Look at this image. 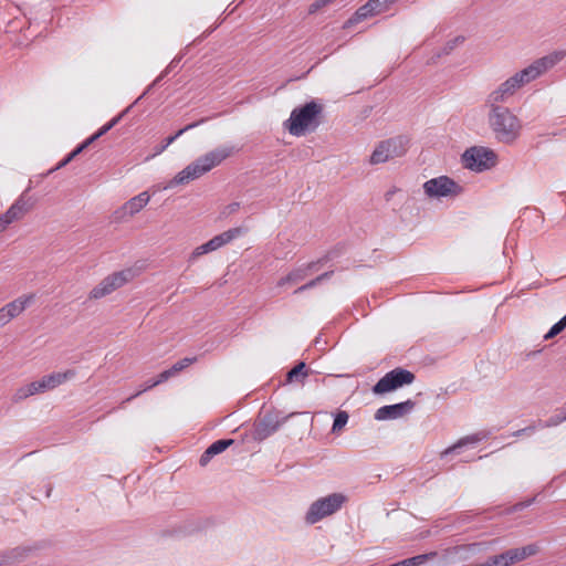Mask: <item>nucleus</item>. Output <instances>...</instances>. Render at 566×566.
I'll return each instance as SVG.
<instances>
[{
  "label": "nucleus",
  "mask_w": 566,
  "mask_h": 566,
  "mask_svg": "<svg viewBox=\"0 0 566 566\" xmlns=\"http://www.w3.org/2000/svg\"><path fill=\"white\" fill-rule=\"evenodd\" d=\"M566 56V51H554L543 57L535 60L527 67L516 72L496 88L491 91L485 98V107L489 109L507 108L505 104L524 85L538 78L552 70Z\"/></svg>",
  "instance_id": "nucleus-1"
},
{
  "label": "nucleus",
  "mask_w": 566,
  "mask_h": 566,
  "mask_svg": "<svg viewBox=\"0 0 566 566\" xmlns=\"http://www.w3.org/2000/svg\"><path fill=\"white\" fill-rule=\"evenodd\" d=\"M238 149L234 146L223 145L219 146L205 155L198 157L195 161L186 166L179 171L168 184L166 188H171L178 185L187 184L196 180L205 174L219 166L223 160L229 158Z\"/></svg>",
  "instance_id": "nucleus-2"
},
{
  "label": "nucleus",
  "mask_w": 566,
  "mask_h": 566,
  "mask_svg": "<svg viewBox=\"0 0 566 566\" xmlns=\"http://www.w3.org/2000/svg\"><path fill=\"white\" fill-rule=\"evenodd\" d=\"M488 124L495 139L505 145L514 144L522 133V123L510 108L489 109Z\"/></svg>",
  "instance_id": "nucleus-3"
},
{
  "label": "nucleus",
  "mask_w": 566,
  "mask_h": 566,
  "mask_svg": "<svg viewBox=\"0 0 566 566\" xmlns=\"http://www.w3.org/2000/svg\"><path fill=\"white\" fill-rule=\"evenodd\" d=\"M322 112V105L311 101L301 107L294 108L285 126L293 136H302L307 132H314L319 125Z\"/></svg>",
  "instance_id": "nucleus-4"
},
{
  "label": "nucleus",
  "mask_w": 566,
  "mask_h": 566,
  "mask_svg": "<svg viewBox=\"0 0 566 566\" xmlns=\"http://www.w3.org/2000/svg\"><path fill=\"white\" fill-rule=\"evenodd\" d=\"M346 502L347 496L343 493H332L319 497L310 505L305 514V521L307 524H315L339 511Z\"/></svg>",
  "instance_id": "nucleus-5"
},
{
  "label": "nucleus",
  "mask_w": 566,
  "mask_h": 566,
  "mask_svg": "<svg viewBox=\"0 0 566 566\" xmlns=\"http://www.w3.org/2000/svg\"><path fill=\"white\" fill-rule=\"evenodd\" d=\"M423 192L429 199H454L464 192V187L449 176L442 175L427 180Z\"/></svg>",
  "instance_id": "nucleus-6"
},
{
  "label": "nucleus",
  "mask_w": 566,
  "mask_h": 566,
  "mask_svg": "<svg viewBox=\"0 0 566 566\" xmlns=\"http://www.w3.org/2000/svg\"><path fill=\"white\" fill-rule=\"evenodd\" d=\"M407 144L408 140L402 136L382 140L374 149L369 163L371 165H378L400 157L406 153Z\"/></svg>",
  "instance_id": "nucleus-7"
},
{
  "label": "nucleus",
  "mask_w": 566,
  "mask_h": 566,
  "mask_svg": "<svg viewBox=\"0 0 566 566\" xmlns=\"http://www.w3.org/2000/svg\"><path fill=\"white\" fill-rule=\"evenodd\" d=\"M461 160L465 168L481 172L495 165L496 155L489 148L474 146L463 153Z\"/></svg>",
  "instance_id": "nucleus-8"
},
{
  "label": "nucleus",
  "mask_w": 566,
  "mask_h": 566,
  "mask_svg": "<svg viewBox=\"0 0 566 566\" xmlns=\"http://www.w3.org/2000/svg\"><path fill=\"white\" fill-rule=\"evenodd\" d=\"M415 380V375L403 368H395L381 377L373 387L376 395H382L394 391L405 385H410Z\"/></svg>",
  "instance_id": "nucleus-9"
},
{
  "label": "nucleus",
  "mask_w": 566,
  "mask_h": 566,
  "mask_svg": "<svg viewBox=\"0 0 566 566\" xmlns=\"http://www.w3.org/2000/svg\"><path fill=\"white\" fill-rule=\"evenodd\" d=\"M133 276L134 272L132 269H126L109 274L90 292V298L99 300L106 295H109L112 292L129 282Z\"/></svg>",
  "instance_id": "nucleus-10"
},
{
  "label": "nucleus",
  "mask_w": 566,
  "mask_h": 566,
  "mask_svg": "<svg viewBox=\"0 0 566 566\" xmlns=\"http://www.w3.org/2000/svg\"><path fill=\"white\" fill-rule=\"evenodd\" d=\"M287 417L280 418L279 411L268 410L261 413L254 422L252 437L256 441H263L279 430Z\"/></svg>",
  "instance_id": "nucleus-11"
},
{
  "label": "nucleus",
  "mask_w": 566,
  "mask_h": 566,
  "mask_svg": "<svg viewBox=\"0 0 566 566\" xmlns=\"http://www.w3.org/2000/svg\"><path fill=\"white\" fill-rule=\"evenodd\" d=\"M244 232H245V229H243L241 227H238V228L229 229V230H227V231H224V232L213 237L212 239H210L206 243L197 247L192 251V253H191V255L189 258V261L193 262L199 256H201L203 254H207V253H210V252H213V251L224 247L226 244L230 243L234 239H237L240 235H242Z\"/></svg>",
  "instance_id": "nucleus-12"
},
{
  "label": "nucleus",
  "mask_w": 566,
  "mask_h": 566,
  "mask_svg": "<svg viewBox=\"0 0 566 566\" xmlns=\"http://www.w3.org/2000/svg\"><path fill=\"white\" fill-rule=\"evenodd\" d=\"M150 200V196L147 191H143L139 195L130 198L122 207L116 209L112 216L114 222H124L138 213Z\"/></svg>",
  "instance_id": "nucleus-13"
},
{
  "label": "nucleus",
  "mask_w": 566,
  "mask_h": 566,
  "mask_svg": "<svg viewBox=\"0 0 566 566\" xmlns=\"http://www.w3.org/2000/svg\"><path fill=\"white\" fill-rule=\"evenodd\" d=\"M391 3L388 0H368L364 6L357 9L354 15L348 19L344 28H349L367 18L382 13L389 9Z\"/></svg>",
  "instance_id": "nucleus-14"
},
{
  "label": "nucleus",
  "mask_w": 566,
  "mask_h": 566,
  "mask_svg": "<svg viewBox=\"0 0 566 566\" xmlns=\"http://www.w3.org/2000/svg\"><path fill=\"white\" fill-rule=\"evenodd\" d=\"M34 294H24L9 302L0 308V325L4 326L11 319L18 317L25 308L34 302Z\"/></svg>",
  "instance_id": "nucleus-15"
},
{
  "label": "nucleus",
  "mask_w": 566,
  "mask_h": 566,
  "mask_svg": "<svg viewBox=\"0 0 566 566\" xmlns=\"http://www.w3.org/2000/svg\"><path fill=\"white\" fill-rule=\"evenodd\" d=\"M416 406L413 400H406L395 405L382 406L377 409L375 419L378 421L398 419L409 413Z\"/></svg>",
  "instance_id": "nucleus-16"
},
{
  "label": "nucleus",
  "mask_w": 566,
  "mask_h": 566,
  "mask_svg": "<svg viewBox=\"0 0 566 566\" xmlns=\"http://www.w3.org/2000/svg\"><path fill=\"white\" fill-rule=\"evenodd\" d=\"M196 359H197L196 357H185V358L178 360L169 369L164 370L163 373H160L156 380H154L150 384H148L146 387H144L142 390H139L135 395L128 397L126 399V401H130L132 399H134L135 397H137L142 392L146 391L147 389H150V388H153V387H155V386H157V385L168 380L170 377L175 376L177 373L184 370L186 367H188L192 363H195Z\"/></svg>",
  "instance_id": "nucleus-17"
},
{
  "label": "nucleus",
  "mask_w": 566,
  "mask_h": 566,
  "mask_svg": "<svg viewBox=\"0 0 566 566\" xmlns=\"http://www.w3.org/2000/svg\"><path fill=\"white\" fill-rule=\"evenodd\" d=\"M322 262L323 259L308 262L292 270L285 276L280 279V281L277 282V286L297 284L298 282L305 280L311 273L317 271Z\"/></svg>",
  "instance_id": "nucleus-18"
},
{
  "label": "nucleus",
  "mask_w": 566,
  "mask_h": 566,
  "mask_svg": "<svg viewBox=\"0 0 566 566\" xmlns=\"http://www.w3.org/2000/svg\"><path fill=\"white\" fill-rule=\"evenodd\" d=\"M119 116L114 117L111 122L102 126L95 134H93L88 139H86L83 144L77 146L73 151H71L63 160H61L55 169H60L66 166L71 160H73L78 154H81L90 144L102 137L109 129H112L119 120Z\"/></svg>",
  "instance_id": "nucleus-19"
},
{
  "label": "nucleus",
  "mask_w": 566,
  "mask_h": 566,
  "mask_svg": "<svg viewBox=\"0 0 566 566\" xmlns=\"http://www.w3.org/2000/svg\"><path fill=\"white\" fill-rule=\"evenodd\" d=\"M119 116L114 117L111 122L102 126L95 134H93L88 139H86L83 144L77 146L73 151H71L63 160H61L55 169H60L66 166L71 160H73L78 154H81L90 144L102 137L109 129H112L119 120Z\"/></svg>",
  "instance_id": "nucleus-20"
},
{
  "label": "nucleus",
  "mask_w": 566,
  "mask_h": 566,
  "mask_svg": "<svg viewBox=\"0 0 566 566\" xmlns=\"http://www.w3.org/2000/svg\"><path fill=\"white\" fill-rule=\"evenodd\" d=\"M75 376V371L72 369H69L63 373H52L50 375H46L42 377L39 380V386L42 388L43 392L48 390H52L60 385L64 384L66 380L73 378Z\"/></svg>",
  "instance_id": "nucleus-21"
},
{
  "label": "nucleus",
  "mask_w": 566,
  "mask_h": 566,
  "mask_svg": "<svg viewBox=\"0 0 566 566\" xmlns=\"http://www.w3.org/2000/svg\"><path fill=\"white\" fill-rule=\"evenodd\" d=\"M28 553V549L15 547L0 554V566H10L21 562Z\"/></svg>",
  "instance_id": "nucleus-22"
},
{
  "label": "nucleus",
  "mask_w": 566,
  "mask_h": 566,
  "mask_svg": "<svg viewBox=\"0 0 566 566\" xmlns=\"http://www.w3.org/2000/svg\"><path fill=\"white\" fill-rule=\"evenodd\" d=\"M539 548L536 544H530L524 547L509 549L507 552L511 557V563L514 564L537 554Z\"/></svg>",
  "instance_id": "nucleus-23"
},
{
  "label": "nucleus",
  "mask_w": 566,
  "mask_h": 566,
  "mask_svg": "<svg viewBox=\"0 0 566 566\" xmlns=\"http://www.w3.org/2000/svg\"><path fill=\"white\" fill-rule=\"evenodd\" d=\"M43 392L42 388L39 386V380L32 381L25 386L20 387L15 390L12 396V400L14 402H20L27 399L30 396Z\"/></svg>",
  "instance_id": "nucleus-24"
},
{
  "label": "nucleus",
  "mask_w": 566,
  "mask_h": 566,
  "mask_svg": "<svg viewBox=\"0 0 566 566\" xmlns=\"http://www.w3.org/2000/svg\"><path fill=\"white\" fill-rule=\"evenodd\" d=\"M28 211L27 202L20 198L18 199L2 216L12 223L21 219Z\"/></svg>",
  "instance_id": "nucleus-25"
},
{
  "label": "nucleus",
  "mask_w": 566,
  "mask_h": 566,
  "mask_svg": "<svg viewBox=\"0 0 566 566\" xmlns=\"http://www.w3.org/2000/svg\"><path fill=\"white\" fill-rule=\"evenodd\" d=\"M307 376L306 364L301 361L287 373V381L290 382H303Z\"/></svg>",
  "instance_id": "nucleus-26"
},
{
  "label": "nucleus",
  "mask_w": 566,
  "mask_h": 566,
  "mask_svg": "<svg viewBox=\"0 0 566 566\" xmlns=\"http://www.w3.org/2000/svg\"><path fill=\"white\" fill-rule=\"evenodd\" d=\"M566 420V407L557 410L555 415L549 417L546 421L538 420L539 429L556 427Z\"/></svg>",
  "instance_id": "nucleus-27"
},
{
  "label": "nucleus",
  "mask_w": 566,
  "mask_h": 566,
  "mask_svg": "<svg viewBox=\"0 0 566 566\" xmlns=\"http://www.w3.org/2000/svg\"><path fill=\"white\" fill-rule=\"evenodd\" d=\"M480 439L476 437V436H469V437H465V438H462L460 439L455 444L447 448L446 450H443L441 452V458H444L447 457L448 454H451V453H454V452H458V450L460 448H462L463 446L468 444V443H475L478 442Z\"/></svg>",
  "instance_id": "nucleus-28"
},
{
  "label": "nucleus",
  "mask_w": 566,
  "mask_h": 566,
  "mask_svg": "<svg viewBox=\"0 0 566 566\" xmlns=\"http://www.w3.org/2000/svg\"><path fill=\"white\" fill-rule=\"evenodd\" d=\"M483 566H510L511 557L509 555V552H504L502 554L495 555L490 557L485 563H482Z\"/></svg>",
  "instance_id": "nucleus-29"
},
{
  "label": "nucleus",
  "mask_w": 566,
  "mask_h": 566,
  "mask_svg": "<svg viewBox=\"0 0 566 566\" xmlns=\"http://www.w3.org/2000/svg\"><path fill=\"white\" fill-rule=\"evenodd\" d=\"M333 273H334L333 271H327V272H325V273H323V274L318 275L317 277H315V279L311 280V281H310V282H307L306 284H304V285H302V286L297 287V289L294 291V293H295V294H298V293H302V292H304V291H306V290H310V289L315 287L316 285H318L319 283H322L323 281H325V280L329 279V277L333 275Z\"/></svg>",
  "instance_id": "nucleus-30"
},
{
  "label": "nucleus",
  "mask_w": 566,
  "mask_h": 566,
  "mask_svg": "<svg viewBox=\"0 0 566 566\" xmlns=\"http://www.w3.org/2000/svg\"><path fill=\"white\" fill-rule=\"evenodd\" d=\"M207 120H208V118H201V119H199V120H197V122H193V123H191V124H189V125L185 126L184 128L179 129L175 135L169 136V137H167V138L165 139V142H164L165 146H167V147H168V146H169V145H171V144H172V143L178 138V137H180L182 134H185L186 132H188V130H190V129H192V128H195V127H197V126H199V125H201V124L206 123Z\"/></svg>",
  "instance_id": "nucleus-31"
},
{
  "label": "nucleus",
  "mask_w": 566,
  "mask_h": 566,
  "mask_svg": "<svg viewBox=\"0 0 566 566\" xmlns=\"http://www.w3.org/2000/svg\"><path fill=\"white\" fill-rule=\"evenodd\" d=\"M436 556V553L417 555L410 558H406L401 562L396 563L397 566H419L423 564L428 558Z\"/></svg>",
  "instance_id": "nucleus-32"
},
{
  "label": "nucleus",
  "mask_w": 566,
  "mask_h": 566,
  "mask_svg": "<svg viewBox=\"0 0 566 566\" xmlns=\"http://www.w3.org/2000/svg\"><path fill=\"white\" fill-rule=\"evenodd\" d=\"M464 41V38L462 35H458L451 40H449L446 45L443 46V49L441 51H439L437 54H436V59H439L441 57L442 55H448L450 54L459 44H461L462 42Z\"/></svg>",
  "instance_id": "nucleus-33"
},
{
  "label": "nucleus",
  "mask_w": 566,
  "mask_h": 566,
  "mask_svg": "<svg viewBox=\"0 0 566 566\" xmlns=\"http://www.w3.org/2000/svg\"><path fill=\"white\" fill-rule=\"evenodd\" d=\"M233 443L232 439H221L214 441L212 444L208 447V450L211 452V454L214 457L221 452H223L228 447H230Z\"/></svg>",
  "instance_id": "nucleus-34"
},
{
  "label": "nucleus",
  "mask_w": 566,
  "mask_h": 566,
  "mask_svg": "<svg viewBox=\"0 0 566 566\" xmlns=\"http://www.w3.org/2000/svg\"><path fill=\"white\" fill-rule=\"evenodd\" d=\"M348 413L346 411H338L335 416L332 432L340 431L348 422Z\"/></svg>",
  "instance_id": "nucleus-35"
},
{
  "label": "nucleus",
  "mask_w": 566,
  "mask_h": 566,
  "mask_svg": "<svg viewBox=\"0 0 566 566\" xmlns=\"http://www.w3.org/2000/svg\"><path fill=\"white\" fill-rule=\"evenodd\" d=\"M566 328V315L555 323L551 329L545 334L544 339H551L562 333Z\"/></svg>",
  "instance_id": "nucleus-36"
},
{
  "label": "nucleus",
  "mask_w": 566,
  "mask_h": 566,
  "mask_svg": "<svg viewBox=\"0 0 566 566\" xmlns=\"http://www.w3.org/2000/svg\"><path fill=\"white\" fill-rule=\"evenodd\" d=\"M537 429H539L538 427V421L534 424H531L528 427H525L523 429H520V430H516L512 433L513 437H522L524 434H533Z\"/></svg>",
  "instance_id": "nucleus-37"
},
{
  "label": "nucleus",
  "mask_w": 566,
  "mask_h": 566,
  "mask_svg": "<svg viewBox=\"0 0 566 566\" xmlns=\"http://www.w3.org/2000/svg\"><path fill=\"white\" fill-rule=\"evenodd\" d=\"M213 458V455L211 454V452L207 449L200 457V464L202 467L207 465L209 463V461Z\"/></svg>",
  "instance_id": "nucleus-38"
},
{
  "label": "nucleus",
  "mask_w": 566,
  "mask_h": 566,
  "mask_svg": "<svg viewBox=\"0 0 566 566\" xmlns=\"http://www.w3.org/2000/svg\"><path fill=\"white\" fill-rule=\"evenodd\" d=\"M239 208H240L239 202H232L226 207L224 213L232 214V213L237 212L239 210Z\"/></svg>",
  "instance_id": "nucleus-39"
},
{
  "label": "nucleus",
  "mask_w": 566,
  "mask_h": 566,
  "mask_svg": "<svg viewBox=\"0 0 566 566\" xmlns=\"http://www.w3.org/2000/svg\"><path fill=\"white\" fill-rule=\"evenodd\" d=\"M326 6V3H322V0H317L310 6V13L316 12L322 7Z\"/></svg>",
  "instance_id": "nucleus-40"
},
{
  "label": "nucleus",
  "mask_w": 566,
  "mask_h": 566,
  "mask_svg": "<svg viewBox=\"0 0 566 566\" xmlns=\"http://www.w3.org/2000/svg\"><path fill=\"white\" fill-rule=\"evenodd\" d=\"M11 224L3 216H0V233L7 229V227Z\"/></svg>",
  "instance_id": "nucleus-41"
},
{
  "label": "nucleus",
  "mask_w": 566,
  "mask_h": 566,
  "mask_svg": "<svg viewBox=\"0 0 566 566\" xmlns=\"http://www.w3.org/2000/svg\"><path fill=\"white\" fill-rule=\"evenodd\" d=\"M166 148H167V146H165V144L160 145V146L156 149V153H155L153 156H156V155L161 154Z\"/></svg>",
  "instance_id": "nucleus-42"
},
{
  "label": "nucleus",
  "mask_w": 566,
  "mask_h": 566,
  "mask_svg": "<svg viewBox=\"0 0 566 566\" xmlns=\"http://www.w3.org/2000/svg\"><path fill=\"white\" fill-rule=\"evenodd\" d=\"M530 503H531V502H528V503H520V504H517V505L515 506V509H523V507H525V506L530 505Z\"/></svg>",
  "instance_id": "nucleus-43"
},
{
  "label": "nucleus",
  "mask_w": 566,
  "mask_h": 566,
  "mask_svg": "<svg viewBox=\"0 0 566 566\" xmlns=\"http://www.w3.org/2000/svg\"><path fill=\"white\" fill-rule=\"evenodd\" d=\"M333 0H322V3H326L328 4L329 2H332Z\"/></svg>",
  "instance_id": "nucleus-44"
},
{
  "label": "nucleus",
  "mask_w": 566,
  "mask_h": 566,
  "mask_svg": "<svg viewBox=\"0 0 566 566\" xmlns=\"http://www.w3.org/2000/svg\"><path fill=\"white\" fill-rule=\"evenodd\" d=\"M391 4L397 2L398 0H388Z\"/></svg>",
  "instance_id": "nucleus-45"
}]
</instances>
